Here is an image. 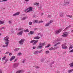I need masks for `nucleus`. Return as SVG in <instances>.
<instances>
[{
  "label": "nucleus",
  "mask_w": 73,
  "mask_h": 73,
  "mask_svg": "<svg viewBox=\"0 0 73 73\" xmlns=\"http://www.w3.org/2000/svg\"><path fill=\"white\" fill-rule=\"evenodd\" d=\"M44 45H45V43H42L40 42L39 43V46H38L37 48L39 49H41V48H42L43 46H44Z\"/></svg>",
  "instance_id": "f257e3e1"
},
{
  "label": "nucleus",
  "mask_w": 73,
  "mask_h": 73,
  "mask_svg": "<svg viewBox=\"0 0 73 73\" xmlns=\"http://www.w3.org/2000/svg\"><path fill=\"white\" fill-rule=\"evenodd\" d=\"M25 41V39L23 38L19 42V44L20 45H23L24 44V42Z\"/></svg>",
  "instance_id": "f03ea898"
},
{
  "label": "nucleus",
  "mask_w": 73,
  "mask_h": 73,
  "mask_svg": "<svg viewBox=\"0 0 73 73\" xmlns=\"http://www.w3.org/2000/svg\"><path fill=\"white\" fill-rule=\"evenodd\" d=\"M19 63H14L13 64V67L14 68H17L18 66H19Z\"/></svg>",
  "instance_id": "7ed1b4c3"
},
{
  "label": "nucleus",
  "mask_w": 73,
  "mask_h": 73,
  "mask_svg": "<svg viewBox=\"0 0 73 73\" xmlns=\"http://www.w3.org/2000/svg\"><path fill=\"white\" fill-rule=\"evenodd\" d=\"M3 40H5L6 42H8V41H9V37H8V36L5 37L4 38Z\"/></svg>",
  "instance_id": "20e7f679"
},
{
  "label": "nucleus",
  "mask_w": 73,
  "mask_h": 73,
  "mask_svg": "<svg viewBox=\"0 0 73 73\" xmlns=\"http://www.w3.org/2000/svg\"><path fill=\"white\" fill-rule=\"evenodd\" d=\"M62 49H66V48H67V47L66 46V43L63 44L62 45Z\"/></svg>",
  "instance_id": "39448f33"
},
{
  "label": "nucleus",
  "mask_w": 73,
  "mask_h": 73,
  "mask_svg": "<svg viewBox=\"0 0 73 73\" xmlns=\"http://www.w3.org/2000/svg\"><path fill=\"white\" fill-rule=\"evenodd\" d=\"M62 30V29H60L56 31L55 32V34H56V35H57V34L60 33Z\"/></svg>",
  "instance_id": "423d86ee"
},
{
  "label": "nucleus",
  "mask_w": 73,
  "mask_h": 73,
  "mask_svg": "<svg viewBox=\"0 0 73 73\" xmlns=\"http://www.w3.org/2000/svg\"><path fill=\"white\" fill-rule=\"evenodd\" d=\"M23 33V30H22L21 31L17 33V35L21 36V35H22Z\"/></svg>",
  "instance_id": "0eeeda50"
},
{
  "label": "nucleus",
  "mask_w": 73,
  "mask_h": 73,
  "mask_svg": "<svg viewBox=\"0 0 73 73\" xmlns=\"http://www.w3.org/2000/svg\"><path fill=\"white\" fill-rule=\"evenodd\" d=\"M63 34L64 35H62L63 37H67V36L68 35V34L66 32L64 33Z\"/></svg>",
  "instance_id": "6e6552de"
},
{
  "label": "nucleus",
  "mask_w": 73,
  "mask_h": 73,
  "mask_svg": "<svg viewBox=\"0 0 73 73\" xmlns=\"http://www.w3.org/2000/svg\"><path fill=\"white\" fill-rule=\"evenodd\" d=\"M59 48V46H58L56 47H54V48L52 47H51V48H49V50H54V49H57V48Z\"/></svg>",
  "instance_id": "1a4fd4ad"
},
{
  "label": "nucleus",
  "mask_w": 73,
  "mask_h": 73,
  "mask_svg": "<svg viewBox=\"0 0 73 73\" xmlns=\"http://www.w3.org/2000/svg\"><path fill=\"white\" fill-rule=\"evenodd\" d=\"M24 72V70H19L17 71L16 72V73H23Z\"/></svg>",
  "instance_id": "9d476101"
},
{
  "label": "nucleus",
  "mask_w": 73,
  "mask_h": 73,
  "mask_svg": "<svg viewBox=\"0 0 73 73\" xmlns=\"http://www.w3.org/2000/svg\"><path fill=\"white\" fill-rule=\"evenodd\" d=\"M9 44V42H6L5 43V44H6V45L5 46V45H3V47H7L8 46V44Z\"/></svg>",
  "instance_id": "9b49d317"
},
{
  "label": "nucleus",
  "mask_w": 73,
  "mask_h": 73,
  "mask_svg": "<svg viewBox=\"0 0 73 73\" xmlns=\"http://www.w3.org/2000/svg\"><path fill=\"white\" fill-rule=\"evenodd\" d=\"M20 14V12H18L15 14H13V16H17V15H19Z\"/></svg>",
  "instance_id": "f8f14e48"
},
{
  "label": "nucleus",
  "mask_w": 73,
  "mask_h": 73,
  "mask_svg": "<svg viewBox=\"0 0 73 73\" xmlns=\"http://www.w3.org/2000/svg\"><path fill=\"white\" fill-rule=\"evenodd\" d=\"M40 37H39L38 36H36L34 37V40H38V39H39L40 38Z\"/></svg>",
  "instance_id": "ddd939ff"
},
{
  "label": "nucleus",
  "mask_w": 73,
  "mask_h": 73,
  "mask_svg": "<svg viewBox=\"0 0 73 73\" xmlns=\"http://www.w3.org/2000/svg\"><path fill=\"white\" fill-rule=\"evenodd\" d=\"M15 58V56H13L10 59V61H12L13 60H14Z\"/></svg>",
  "instance_id": "4468645a"
},
{
  "label": "nucleus",
  "mask_w": 73,
  "mask_h": 73,
  "mask_svg": "<svg viewBox=\"0 0 73 73\" xmlns=\"http://www.w3.org/2000/svg\"><path fill=\"white\" fill-rule=\"evenodd\" d=\"M33 8L32 7H30L28 8L29 12H31L32 11H33V10H32Z\"/></svg>",
  "instance_id": "2eb2a0df"
},
{
  "label": "nucleus",
  "mask_w": 73,
  "mask_h": 73,
  "mask_svg": "<svg viewBox=\"0 0 73 73\" xmlns=\"http://www.w3.org/2000/svg\"><path fill=\"white\" fill-rule=\"evenodd\" d=\"M25 12H26V13H28V12H29V9H28V8L26 9L25 10Z\"/></svg>",
  "instance_id": "dca6fc26"
},
{
  "label": "nucleus",
  "mask_w": 73,
  "mask_h": 73,
  "mask_svg": "<svg viewBox=\"0 0 73 73\" xmlns=\"http://www.w3.org/2000/svg\"><path fill=\"white\" fill-rule=\"evenodd\" d=\"M34 34V31H30L29 33H28V35H33Z\"/></svg>",
  "instance_id": "f3484780"
},
{
  "label": "nucleus",
  "mask_w": 73,
  "mask_h": 73,
  "mask_svg": "<svg viewBox=\"0 0 73 73\" xmlns=\"http://www.w3.org/2000/svg\"><path fill=\"white\" fill-rule=\"evenodd\" d=\"M34 23H38V21L37 20H35L33 21Z\"/></svg>",
  "instance_id": "a211bd4d"
},
{
  "label": "nucleus",
  "mask_w": 73,
  "mask_h": 73,
  "mask_svg": "<svg viewBox=\"0 0 73 73\" xmlns=\"http://www.w3.org/2000/svg\"><path fill=\"white\" fill-rule=\"evenodd\" d=\"M39 52L38 51H36L34 52V54H37Z\"/></svg>",
  "instance_id": "6ab92c4d"
},
{
  "label": "nucleus",
  "mask_w": 73,
  "mask_h": 73,
  "mask_svg": "<svg viewBox=\"0 0 73 73\" xmlns=\"http://www.w3.org/2000/svg\"><path fill=\"white\" fill-rule=\"evenodd\" d=\"M70 66L71 67H73V62L72 63L69 64Z\"/></svg>",
  "instance_id": "aec40b11"
},
{
  "label": "nucleus",
  "mask_w": 73,
  "mask_h": 73,
  "mask_svg": "<svg viewBox=\"0 0 73 73\" xmlns=\"http://www.w3.org/2000/svg\"><path fill=\"white\" fill-rule=\"evenodd\" d=\"M5 58H6V56H5L3 57L2 58V61H4V60Z\"/></svg>",
  "instance_id": "412c9836"
},
{
  "label": "nucleus",
  "mask_w": 73,
  "mask_h": 73,
  "mask_svg": "<svg viewBox=\"0 0 73 73\" xmlns=\"http://www.w3.org/2000/svg\"><path fill=\"white\" fill-rule=\"evenodd\" d=\"M37 42H38V40H36V41L35 40V41H34V42L33 43V45H35V44H36Z\"/></svg>",
  "instance_id": "4be33fe9"
},
{
  "label": "nucleus",
  "mask_w": 73,
  "mask_h": 73,
  "mask_svg": "<svg viewBox=\"0 0 73 73\" xmlns=\"http://www.w3.org/2000/svg\"><path fill=\"white\" fill-rule=\"evenodd\" d=\"M33 67H34L36 69H39L40 68V67L36 66H33Z\"/></svg>",
  "instance_id": "5701e85b"
},
{
  "label": "nucleus",
  "mask_w": 73,
  "mask_h": 73,
  "mask_svg": "<svg viewBox=\"0 0 73 73\" xmlns=\"http://www.w3.org/2000/svg\"><path fill=\"white\" fill-rule=\"evenodd\" d=\"M70 27H71V25H70L68 26V27H67L66 28L65 30H67V29H68V28H70Z\"/></svg>",
  "instance_id": "b1692460"
},
{
  "label": "nucleus",
  "mask_w": 73,
  "mask_h": 73,
  "mask_svg": "<svg viewBox=\"0 0 73 73\" xmlns=\"http://www.w3.org/2000/svg\"><path fill=\"white\" fill-rule=\"evenodd\" d=\"M20 50L19 48H16L14 49V51H17V50Z\"/></svg>",
  "instance_id": "393cba45"
},
{
  "label": "nucleus",
  "mask_w": 73,
  "mask_h": 73,
  "mask_svg": "<svg viewBox=\"0 0 73 73\" xmlns=\"http://www.w3.org/2000/svg\"><path fill=\"white\" fill-rule=\"evenodd\" d=\"M50 25V23H48L46 24L45 25V27H48L49 25Z\"/></svg>",
  "instance_id": "a878e982"
},
{
  "label": "nucleus",
  "mask_w": 73,
  "mask_h": 73,
  "mask_svg": "<svg viewBox=\"0 0 73 73\" xmlns=\"http://www.w3.org/2000/svg\"><path fill=\"white\" fill-rule=\"evenodd\" d=\"M72 71H73V69H72L71 70H68V73H71V72H72Z\"/></svg>",
  "instance_id": "bb28decb"
},
{
  "label": "nucleus",
  "mask_w": 73,
  "mask_h": 73,
  "mask_svg": "<svg viewBox=\"0 0 73 73\" xmlns=\"http://www.w3.org/2000/svg\"><path fill=\"white\" fill-rule=\"evenodd\" d=\"M4 24V22L0 21V24Z\"/></svg>",
  "instance_id": "cd10ccee"
},
{
  "label": "nucleus",
  "mask_w": 73,
  "mask_h": 73,
  "mask_svg": "<svg viewBox=\"0 0 73 73\" xmlns=\"http://www.w3.org/2000/svg\"><path fill=\"white\" fill-rule=\"evenodd\" d=\"M66 17H70V18H71L72 17V16L70 15H66Z\"/></svg>",
  "instance_id": "c85d7f7f"
},
{
  "label": "nucleus",
  "mask_w": 73,
  "mask_h": 73,
  "mask_svg": "<svg viewBox=\"0 0 73 73\" xmlns=\"http://www.w3.org/2000/svg\"><path fill=\"white\" fill-rule=\"evenodd\" d=\"M25 32H29V30L28 29H26V30H24Z\"/></svg>",
  "instance_id": "c756f323"
},
{
  "label": "nucleus",
  "mask_w": 73,
  "mask_h": 73,
  "mask_svg": "<svg viewBox=\"0 0 73 73\" xmlns=\"http://www.w3.org/2000/svg\"><path fill=\"white\" fill-rule=\"evenodd\" d=\"M36 40H32L30 42V43H33L34 42H35Z\"/></svg>",
  "instance_id": "7c9ffc66"
},
{
  "label": "nucleus",
  "mask_w": 73,
  "mask_h": 73,
  "mask_svg": "<svg viewBox=\"0 0 73 73\" xmlns=\"http://www.w3.org/2000/svg\"><path fill=\"white\" fill-rule=\"evenodd\" d=\"M26 19H27V17H23L22 19V20H25Z\"/></svg>",
  "instance_id": "2f4dec72"
},
{
  "label": "nucleus",
  "mask_w": 73,
  "mask_h": 73,
  "mask_svg": "<svg viewBox=\"0 0 73 73\" xmlns=\"http://www.w3.org/2000/svg\"><path fill=\"white\" fill-rule=\"evenodd\" d=\"M50 44H48L47 46H45V47L46 48H49L50 46Z\"/></svg>",
  "instance_id": "473e14b6"
},
{
  "label": "nucleus",
  "mask_w": 73,
  "mask_h": 73,
  "mask_svg": "<svg viewBox=\"0 0 73 73\" xmlns=\"http://www.w3.org/2000/svg\"><path fill=\"white\" fill-rule=\"evenodd\" d=\"M54 63V62L53 61L52 62H51V64H50V66H52V64H53Z\"/></svg>",
  "instance_id": "72a5a7b5"
},
{
  "label": "nucleus",
  "mask_w": 73,
  "mask_h": 73,
  "mask_svg": "<svg viewBox=\"0 0 73 73\" xmlns=\"http://www.w3.org/2000/svg\"><path fill=\"white\" fill-rule=\"evenodd\" d=\"M21 54H21V53L19 52L18 54L17 55H18V56H21Z\"/></svg>",
  "instance_id": "f704fd0d"
},
{
  "label": "nucleus",
  "mask_w": 73,
  "mask_h": 73,
  "mask_svg": "<svg viewBox=\"0 0 73 73\" xmlns=\"http://www.w3.org/2000/svg\"><path fill=\"white\" fill-rule=\"evenodd\" d=\"M72 48H73V46H72V45H70L69 47V49H72Z\"/></svg>",
  "instance_id": "c9c22d12"
},
{
  "label": "nucleus",
  "mask_w": 73,
  "mask_h": 73,
  "mask_svg": "<svg viewBox=\"0 0 73 73\" xmlns=\"http://www.w3.org/2000/svg\"><path fill=\"white\" fill-rule=\"evenodd\" d=\"M40 4L39 3H38L37 2H36L35 3V5H39Z\"/></svg>",
  "instance_id": "e433bc0d"
},
{
  "label": "nucleus",
  "mask_w": 73,
  "mask_h": 73,
  "mask_svg": "<svg viewBox=\"0 0 73 73\" xmlns=\"http://www.w3.org/2000/svg\"><path fill=\"white\" fill-rule=\"evenodd\" d=\"M52 22H53V20H51L50 21V22H49V23L50 24H51V23H52Z\"/></svg>",
  "instance_id": "4c0bfd02"
},
{
  "label": "nucleus",
  "mask_w": 73,
  "mask_h": 73,
  "mask_svg": "<svg viewBox=\"0 0 73 73\" xmlns=\"http://www.w3.org/2000/svg\"><path fill=\"white\" fill-rule=\"evenodd\" d=\"M29 25H31L32 24V22H31L29 23Z\"/></svg>",
  "instance_id": "58836bf2"
},
{
  "label": "nucleus",
  "mask_w": 73,
  "mask_h": 73,
  "mask_svg": "<svg viewBox=\"0 0 73 73\" xmlns=\"http://www.w3.org/2000/svg\"><path fill=\"white\" fill-rule=\"evenodd\" d=\"M60 17H62L63 16V13H62L60 15Z\"/></svg>",
  "instance_id": "ea45409f"
},
{
  "label": "nucleus",
  "mask_w": 73,
  "mask_h": 73,
  "mask_svg": "<svg viewBox=\"0 0 73 73\" xmlns=\"http://www.w3.org/2000/svg\"><path fill=\"white\" fill-rule=\"evenodd\" d=\"M49 51H46V54H48L49 53Z\"/></svg>",
  "instance_id": "a19ab883"
},
{
  "label": "nucleus",
  "mask_w": 73,
  "mask_h": 73,
  "mask_svg": "<svg viewBox=\"0 0 73 73\" xmlns=\"http://www.w3.org/2000/svg\"><path fill=\"white\" fill-rule=\"evenodd\" d=\"M66 4H67V5L69 4V2H68V1L66 2Z\"/></svg>",
  "instance_id": "79ce46f5"
},
{
  "label": "nucleus",
  "mask_w": 73,
  "mask_h": 73,
  "mask_svg": "<svg viewBox=\"0 0 73 73\" xmlns=\"http://www.w3.org/2000/svg\"><path fill=\"white\" fill-rule=\"evenodd\" d=\"M8 61V59H6V60H5V63H6L7 62V61Z\"/></svg>",
  "instance_id": "37998d69"
},
{
  "label": "nucleus",
  "mask_w": 73,
  "mask_h": 73,
  "mask_svg": "<svg viewBox=\"0 0 73 73\" xmlns=\"http://www.w3.org/2000/svg\"><path fill=\"white\" fill-rule=\"evenodd\" d=\"M52 17V16L51 15H49L47 17H48V18H50Z\"/></svg>",
  "instance_id": "c03bdc74"
},
{
  "label": "nucleus",
  "mask_w": 73,
  "mask_h": 73,
  "mask_svg": "<svg viewBox=\"0 0 73 73\" xmlns=\"http://www.w3.org/2000/svg\"><path fill=\"white\" fill-rule=\"evenodd\" d=\"M43 23V21H39L38 22V23Z\"/></svg>",
  "instance_id": "a18cd8bd"
},
{
  "label": "nucleus",
  "mask_w": 73,
  "mask_h": 73,
  "mask_svg": "<svg viewBox=\"0 0 73 73\" xmlns=\"http://www.w3.org/2000/svg\"><path fill=\"white\" fill-rule=\"evenodd\" d=\"M5 29V27H3L2 28H0L1 30V29Z\"/></svg>",
  "instance_id": "49530a36"
},
{
  "label": "nucleus",
  "mask_w": 73,
  "mask_h": 73,
  "mask_svg": "<svg viewBox=\"0 0 73 73\" xmlns=\"http://www.w3.org/2000/svg\"><path fill=\"white\" fill-rule=\"evenodd\" d=\"M41 35V33H39L37 34V36H39V35Z\"/></svg>",
  "instance_id": "de8ad7c7"
},
{
  "label": "nucleus",
  "mask_w": 73,
  "mask_h": 73,
  "mask_svg": "<svg viewBox=\"0 0 73 73\" xmlns=\"http://www.w3.org/2000/svg\"><path fill=\"white\" fill-rule=\"evenodd\" d=\"M70 53H72V52H73V49H72V50H70Z\"/></svg>",
  "instance_id": "09e8293b"
},
{
  "label": "nucleus",
  "mask_w": 73,
  "mask_h": 73,
  "mask_svg": "<svg viewBox=\"0 0 73 73\" xmlns=\"http://www.w3.org/2000/svg\"><path fill=\"white\" fill-rule=\"evenodd\" d=\"M42 50H40L39 52L38 53H42Z\"/></svg>",
  "instance_id": "8fccbe9b"
},
{
  "label": "nucleus",
  "mask_w": 73,
  "mask_h": 73,
  "mask_svg": "<svg viewBox=\"0 0 73 73\" xmlns=\"http://www.w3.org/2000/svg\"><path fill=\"white\" fill-rule=\"evenodd\" d=\"M8 0H3L1 1V2H3V1H7Z\"/></svg>",
  "instance_id": "3c124183"
},
{
  "label": "nucleus",
  "mask_w": 73,
  "mask_h": 73,
  "mask_svg": "<svg viewBox=\"0 0 73 73\" xmlns=\"http://www.w3.org/2000/svg\"><path fill=\"white\" fill-rule=\"evenodd\" d=\"M25 62V60H23V61H22L23 63H24V62Z\"/></svg>",
  "instance_id": "603ef678"
},
{
  "label": "nucleus",
  "mask_w": 73,
  "mask_h": 73,
  "mask_svg": "<svg viewBox=\"0 0 73 73\" xmlns=\"http://www.w3.org/2000/svg\"><path fill=\"white\" fill-rule=\"evenodd\" d=\"M57 44L56 43V44H55L54 45V46H55V47L56 46H57Z\"/></svg>",
  "instance_id": "864d4df0"
},
{
  "label": "nucleus",
  "mask_w": 73,
  "mask_h": 73,
  "mask_svg": "<svg viewBox=\"0 0 73 73\" xmlns=\"http://www.w3.org/2000/svg\"><path fill=\"white\" fill-rule=\"evenodd\" d=\"M29 1V0H25V1H26V2H28Z\"/></svg>",
  "instance_id": "5fc2aeb1"
},
{
  "label": "nucleus",
  "mask_w": 73,
  "mask_h": 73,
  "mask_svg": "<svg viewBox=\"0 0 73 73\" xmlns=\"http://www.w3.org/2000/svg\"><path fill=\"white\" fill-rule=\"evenodd\" d=\"M33 49H35L36 48V47H35V46H33Z\"/></svg>",
  "instance_id": "6e6d98bb"
},
{
  "label": "nucleus",
  "mask_w": 73,
  "mask_h": 73,
  "mask_svg": "<svg viewBox=\"0 0 73 73\" xmlns=\"http://www.w3.org/2000/svg\"><path fill=\"white\" fill-rule=\"evenodd\" d=\"M11 55H12V53H10L9 54V56H11Z\"/></svg>",
  "instance_id": "4d7b16f0"
},
{
  "label": "nucleus",
  "mask_w": 73,
  "mask_h": 73,
  "mask_svg": "<svg viewBox=\"0 0 73 73\" xmlns=\"http://www.w3.org/2000/svg\"><path fill=\"white\" fill-rule=\"evenodd\" d=\"M21 30H22V28H21L20 29H18L19 31H21Z\"/></svg>",
  "instance_id": "13d9d810"
},
{
  "label": "nucleus",
  "mask_w": 73,
  "mask_h": 73,
  "mask_svg": "<svg viewBox=\"0 0 73 73\" xmlns=\"http://www.w3.org/2000/svg\"><path fill=\"white\" fill-rule=\"evenodd\" d=\"M9 24H11V23H12V22H11V21H9Z\"/></svg>",
  "instance_id": "bf43d9fd"
},
{
  "label": "nucleus",
  "mask_w": 73,
  "mask_h": 73,
  "mask_svg": "<svg viewBox=\"0 0 73 73\" xmlns=\"http://www.w3.org/2000/svg\"><path fill=\"white\" fill-rule=\"evenodd\" d=\"M61 44V43H60V42H59L56 43V44H57V45H58V44Z\"/></svg>",
  "instance_id": "052dcab7"
},
{
  "label": "nucleus",
  "mask_w": 73,
  "mask_h": 73,
  "mask_svg": "<svg viewBox=\"0 0 73 73\" xmlns=\"http://www.w3.org/2000/svg\"><path fill=\"white\" fill-rule=\"evenodd\" d=\"M9 53V52H6L5 53V54H8V53Z\"/></svg>",
  "instance_id": "680f3d73"
},
{
  "label": "nucleus",
  "mask_w": 73,
  "mask_h": 73,
  "mask_svg": "<svg viewBox=\"0 0 73 73\" xmlns=\"http://www.w3.org/2000/svg\"><path fill=\"white\" fill-rule=\"evenodd\" d=\"M44 60V59H42L41 60V61H43Z\"/></svg>",
  "instance_id": "e2e57ef3"
},
{
  "label": "nucleus",
  "mask_w": 73,
  "mask_h": 73,
  "mask_svg": "<svg viewBox=\"0 0 73 73\" xmlns=\"http://www.w3.org/2000/svg\"><path fill=\"white\" fill-rule=\"evenodd\" d=\"M37 29L36 28H35V29H34V31H36Z\"/></svg>",
  "instance_id": "0e129e2a"
},
{
  "label": "nucleus",
  "mask_w": 73,
  "mask_h": 73,
  "mask_svg": "<svg viewBox=\"0 0 73 73\" xmlns=\"http://www.w3.org/2000/svg\"><path fill=\"white\" fill-rule=\"evenodd\" d=\"M2 72H1V70H0V73H1Z\"/></svg>",
  "instance_id": "69168bd1"
},
{
  "label": "nucleus",
  "mask_w": 73,
  "mask_h": 73,
  "mask_svg": "<svg viewBox=\"0 0 73 73\" xmlns=\"http://www.w3.org/2000/svg\"><path fill=\"white\" fill-rule=\"evenodd\" d=\"M43 36V35H40V36L41 37H42Z\"/></svg>",
  "instance_id": "338daca9"
},
{
  "label": "nucleus",
  "mask_w": 73,
  "mask_h": 73,
  "mask_svg": "<svg viewBox=\"0 0 73 73\" xmlns=\"http://www.w3.org/2000/svg\"><path fill=\"white\" fill-rule=\"evenodd\" d=\"M17 61V59H15V60L14 62H15V61Z\"/></svg>",
  "instance_id": "774afa93"
}]
</instances>
